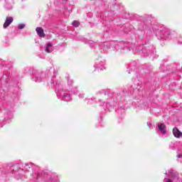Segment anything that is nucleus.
Here are the masks:
<instances>
[{"label":"nucleus","instance_id":"f257e3e1","mask_svg":"<svg viewBox=\"0 0 182 182\" xmlns=\"http://www.w3.org/2000/svg\"><path fill=\"white\" fill-rule=\"evenodd\" d=\"M12 22H14V18L13 17H6L5 22L4 23V29H6V28H8V26H9V25H11V23H12Z\"/></svg>","mask_w":182,"mask_h":182},{"label":"nucleus","instance_id":"f03ea898","mask_svg":"<svg viewBox=\"0 0 182 182\" xmlns=\"http://www.w3.org/2000/svg\"><path fill=\"white\" fill-rule=\"evenodd\" d=\"M36 31L37 32V35H38L40 38H45L46 35L43 32V28H42L41 27H37L36 28Z\"/></svg>","mask_w":182,"mask_h":182},{"label":"nucleus","instance_id":"7ed1b4c3","mask_svg":"<svg viewBox=\"0 0 182 182\" xmlns=\"http://www.w3.org/2000/svg\"><path fill=\"white\" fill-rule=\"evenodd\" d=\"M173 134L175 137H177V139H179V137L181 136V132H180V130H178V129L177 127H175L173 129Z\"/></svg>","mask_w":182,"mask_h":182},{"label":"nucleus","instance_id":"20e7f679","mask_svg":"<svg viewBox=\"0 0 182 182\" xmlns=\"http://www.w3.org/2000/svg\"><path fill=\"white\" fill-rule=\"evenodd\" d=\"M158 127L161 133H166V127L164 124H159Z\"/></svg>","mask_w":182,"mask_h":182},{"label":"nucleus","instance_id":"39448f33","mask_svg":"<svg viewBox=\"0 0 182 182\" xmlns=\"http://www.w3.org/2000/svg\"><path fill=\"white\" fill-rule=\"evenodd\" d=\"M73 26H75V28H77V26H79L80 25V22L77 21H74L73 22Z\"/></svg>","mask_w":182,"mask_h":182},{"label":"nucleus","instance_id":"423d86ee","mask_svg":"<svg viewBox=\"0 0 182 182\" xmlns=\"http://www.w3.org/2000/svg\"><path fill=\"white\" fill-rule=\"evenodd\" d=\"M23 28H25V25H23V24H20V25L18 26V28H19V29H23Z\"/></svg>","mask_w":182,"mask_h":182},{"label":"nucleus","instance_id":"0eeeda50","mask_svg":"<svg viewBox=\"0 0 182 182\" xmlns=\"http://www.w3.org/2000/svg\"><path fill=\"white\" fill-rule=\"evenodd\" d=\"M50 46H53L52 43H48L47 44V48H50Z\"/></svg>","mask_w":182,"mask_h":182},{"label":"nucleus","instance_id":"6e6552de","mask_svg":"<svg viewBox=\"0 0 182 182\" xmlns=\"http://www.w3.org/2000/svg\"><path fill=\"white\" fill-rule=\"evenodd\" d=\"M46 52H48V53H49L50 50H49V47H47L46 49Z\"/></svg>","mask_w":182,"mask_h":182},{"label":"nucleus","instance_id":"1a4fd4ad","mask_svg":"<svg viewBox=\"0 0 182 182\" xmlns=\"http://www.w3.org/2000/svg\"><path fill=\"white\" fill-rule=\"evenodd\" d=\"M166 182H173V181H171V179H168Z\"/></svg>","mask_w":182,"mask_h":182},{"label":"nucleus","instance_id":"9d476101","mask_svg":"<svg viewBox=\"0 0 182 182\" xmlns=\"http://www.w3.org/2000/svg\"><path fill=\"white\" fill-rule=\"evenodd\" d=\"M180 157H182V155H180Z\"/></svg>","mask_w":182,"mask_h":182}]
</instances>
